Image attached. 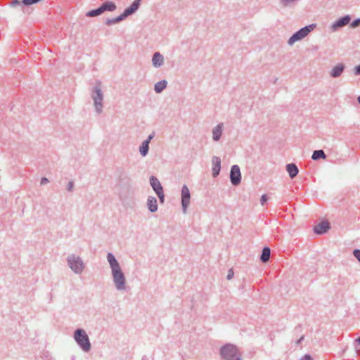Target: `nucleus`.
<instances>
[{
    "instance_id": "27",
    "label": "nucleus",
    "mask_w": 360,
    "mask_h": 360,
    "mask_svg": "<svg viewBox=\"0 0 360 360\" xmlns=\"http://www.w3.org/2000/svg\"><path fill=\"white\" fill-rule=\"evenodd\" d=\"M360 25V18H356L354 20H353L351 24H350V26L352 27V28H355V27H357L358 26Z\"/></svg>"
},
{
    "instance_id": "10",
    "label": "nucleus",
    "mask_w": 360,
    "mask_h": 360,
    "mask_svg": "<svg viewBox=\"0 0 360 360\" xmlns=\"http://www.w3.org/2000/svg\"><path fill=\"white\" fill-rule=\"evenodd\" d=\"M224 129V124L223 122L218 123L212 129V138L215 142L219 141L223 134Z\"/></svg>"
},
{
    "instance_id": "19",
    "label": "nucleus",
    "mask_w": 360,
    "mask_h": 360,
    "mask_svg": "<svg viewBox=\"0 0 360 360\" xmlns=\"http://www.w3.org/2000/svg\"><path fill=\"white\" fill-rule=\"evenodd\" d=\"M286 170L291 179L295 178L298 172L299 169L295 163H290L286 165Z\"/></svg>"
},
{
    "instance_id": "6",
    "label": "nucleus",
    "mask_w": 360,
    "mask_h": 360,
    "mask_svg": "<svg viewBox=\"0 0 360 360\" xmlns=\"http://www.w3.org/2000/svg\"><path fill=\"white\" fill-rule=\"evenodd\" d=\"M316 27V24H311L300 29L289 38L288 40V44L289 46H292L296 41L302 40L306 37Z\"/></svg>"
},
{
    "instance_id": "12",
    "label": "nucleus",
    "mask_w": 360,
    "mask_h": 360,
    "mask_svg": "<svg viewBox=\"0 0 360 360\" xmlns=\"http://www.w3.org/2000/svg\"><path fill=\"white\" fill-rule=\"evenodd\" d=\"M212 176L217 177L221 171V159L219 157H212Z\"/></svg>"
},
{
    "instance_id": "7",
    "label": "nucleus",
    "mask_w": 360,
    "mask_h": 360,
    "mask_svg": "<svg viewBox=\"0 0 360 360\" xmlns=\"http://www.w3.org/2000/svg\"><path fill=\"white\" fill-rule=\"evenodd\" d=\"M181 202L182 212L186 214L191 202V193L186 185H184L181 191Z\"/></svg>"
},
{
    "instance_id": "23",
    "label": "nucleus",
    "mask_w": 360,
    "mask_h": 360,
    "mask_svg": "<svg viewBox=\"0 0 360 360\" xmlns=\"http://www.w3.org/2000/svg\"><path fill=\"white\" fill-rule=\"evenodd\" d=\"M271 254V250L268 247H265L262 250V252L260 257V259L262 262H266L269 261Z\"/></svg>"
},
{
    "instance_id": "28",
    "label": "nucleus",
    "mask_w": 360,
    "mask_h": 360,
    "mask_svg": "<svg viewBox=\"0 0 360 360\" xmlns=\"http://www.w3.org/2000/svg\"><path fill=\"white\" fill-rule=\"evenodd\" d=\"M156 194H157L158 197L159 198L160 202L161 203H164V202H165L164 191L163 192H159V193H158Z\"/></svg>"
},
{
    "instance_id": "17",
    "label": "nucleus",
    "mask_w": 360,
    "mask_h": 360,
    "mask_svg": "<svg viewBox=\"0 0 360 360\" xmlns=\"http://www.w3.org/2000/svg\"><path fill=\"white\" fill-rule=\"evenodd\" d=\"M150 184L155 193L163 192V188L160 181L154 176L150 177Z\"/></svg>"
},
{
    "instance_id": "20",
    "label": "nucleus",
    "mask_w": 360,
    "mask_h": 360,
    "mask_svg": "<svg viewBox=\"0 0 360 360\" xmlns=\"http://www.w3.org/2000/svg\"><path fill=\"white\" fill-rule=\"evenodd\" d=\"M300 0H278L281 8H290L295 6Z\"/></svg>"
},
{
    "instance_id": "38",
    "label": "nucleus",
    "mask_w": 360,
    "mask_h": 360,
    "mask_svg": "<svg viewBox=\"0 0 360 360\" xmlns=\"http://www.w3.org/2000/svg\"><path fill=\"white\" fill-rule=\"evenodd\" d=\"M356 341L358 343H359V344H360V337H359V338H358L356 340Z\"/></svg>"
},
{
    "instance_id": "15",
    "label": "nucleus",
    "mask_w": 360,
    "mask_h": 360,
    "mask_svg": "<svg viewBox=\"0 0 360 360\" xmlns=\"http://www.w3.org/2000/svg\"><path fill=\"white\" fill-rule=\"evenodd\" d=\"M345 69V65L343 63H339L332 68L330 75L333 78L339 77L342 74Z\"/></svg>"
},
{
    "instance_id": "9",
    "label": "nucleus",
    "mask_w": 360,
    "mask_h": 360,
    "mask_svg": "<svg viewBox=\"0 0 360 360\" xmlns=\"http://www.w3.org/2000/svg\"><path fill=\"white\" fill-rule=\"evenodd\" d=\"M351 20V17L349 15H346L332 23L330 28L333 32H335L339 28H341L345 25H347Z\"/></svg>"
},
{
    "instance_id": "31",
    "label": "nucleus",
    "mask_w": 360,
    "mask_h": 360,
    "mask_svg": "<svg viewBox=\"0 0 360 360\" xmlns=\"http://www.w3.org/2000/svg\"><path fill=\"white\" fill-rule=\"evenodd\" d=\"M234 276V272H233V270L232 269H230L229 271H228V274H227V276H226V278L228 280H231L233 278Z\"/></svg>"
},
{
    "instance_id": "8",
    "label": "nucleus",
    "mask_w": 360,
    "mask_h": 360,
    "mask_svg": "<svg viewBox=\"0 0 360 360\" xmlns=\"http://www.w3.org/2000/svg\"><path fill=\"white\" fill-rule=\"evenodd\" d=\"M230 180L233 186H238L241 181V173L238 165H233L230 171Z\"/></svg>"
},
{
    "instance_id": "21",
    "label": "nucleus",
    "mask_w": 360,
    "mask_h": 360,
    "mask_svg": "<svg viewBox=\"0 0 360 360\" xmlns=\"http://www.w3.org/2000/svg\"><path fill=\"white\" fill-rule=\"evenodd\" d=\"M167 82L165 79L161 80L155 84L154 90L156 93H161L165 89H166Z\"/></svg>"
},
{
    "instance_id": "26",
    "label": "nucleus",
    "mask_w": 360,
    "mask_h": 360,
    "mask_svg": "<svg viewBox=\"0 0 360 360\" xmlns=\"http://www.w3.org/2000/svg\"><path fill=\"white\" fill-rule=\"evenodd\" d=\"M102 14L100 7L96 9L91 10L86 13L87 17H95Z\"/></svg>"
},
{
    "instance_id": "25",
    "label": "nucleus",
    "mask_w": 360,
    "mask_h": 360,
    "mask_svg": "<svg viewBox=\"0 0 360 360\" xmlns=\"http://www.w3.org/2000/svg\"><path fill=\"white\" fill-rule=\"evenodd\" d=\"M123 20H124V19L123 18L122 15H120L119 16H117L116 18H108L105 20V24L107 25H110L118 23V22H121Z\"/></svg>"
},
{
    "instance_id": "30",
    "label": "nucleus",
    "mask_w": 360,
    "mask_h": 360,
    "mask_svg": "<svg viewBox=\"0 0 360 360\" xmlns=\"http://www.w3.org/2000/svg\"><path fill=\"white\" fill-rule=\"evenodd\" d=\"M354 256L357 259V260L360 262V250L356 249L353 251Z\"/></svg>"
},
{
    "instance_id": "18",
    "label": "nucleus",
    "mask_w": 360,
    "mask_h": 360,
    "mask_svg": "<svg viewBox=\"0 0 360 360\" xmlns=\"http://www.w3.org/2000/svg\"><path fill=\"white\" fill-rule=\"evenodd\" d=\"M102 13L105 11L112 12L116 10V4L112 1H105L100 6Z\"/></svg>"
},
{
    "instance_id": "1",
    "label": "nucleus",
    "mask_w": 360,
    "mask_h": 360,
    "mask_svg": "<svg viewBox=\"0 0 360 360\" xmlns=\"http://www.w3.org/2000/svg\"><path fill=\"white\" fill-rule=\"evenodd\" d=\"M106 258L111 270L115 288L119 292L126 291L127 289V279L120 263L112 252H108Z\"/></svg>"
},
{
    "instance_id": "2",
    "label": "nucleus",
    "mask_w": 360,
    "mask_h": 360,
    "mask_svg": "<svg viewBox=\"0 0 360 360\" xmlns=\"http://www.w3.org/2000/svg\"><path fill=\"white\" fill-rule=\"evenodd\" d=\"M91 97L95 112L101 115L103 110L104 94L102 90V84L100 81H96L91 90Z\"/></svg>"
},
{
    "instance_id": "24",
    "label": "nucleus",
    "mask_w": 360,
    "mask_h": 360,
    "mask_svg": "<svg viewBox=\"0 0 360 360\" xmlns=\"http://www.w3.org/2000/svg\"><path fill=\"white\" fill-rule=\"evenodd\" d=\"M326 158V155H325V153L323 150H314L313 154H312V156H311V158L312 160H317L320 158H323V159H325Z\"/></svg>"
},
{
    "instance_id": "32",
    "label": "nucleus",
    "mask_w": 360,
    "mask_h": 360,
    "mask_svg": "<svg viewBox=\"0 0 360 360\" xmlns=\"http://www.w3.org/2000/svg\"><path fill=\"white\" fill-rule=\"evenodd\" d=\"M155 132L153 131L151 134L148 135L147 139L144 141H147L148 143H150V141L155 137Z\"/></svg>"
},
{
    "instance_id": "37",
    "label": "nucleus",
    "mask_w": 360,
    "mask_h": 360,
    "mask_svg": "<svg viewBox=\"0 0 360 360\" xmlns=\"http://www.w3.org/2000/svg\"><path fill=\"white\" fill-rule=\"evenodd\" d=\"M20 4L19 0H12L11 6H15Z\"/></svg>"
},
{
    "instance_id": "13",
    "label": "nucleus",
    "mask_w": 360,
    "mask_h": 360,
    "mask_svg": "<svg viewBox=\"0 0 360 360\" xmlns=\"http://www.w3.org/2000/svg\"><path fill=\"white\" fill-rule=\"evenodd\" d=\"M164 56L160 52H155L152 58V64L153 67L159 68L164 64Z\"/></svg>"
},
{
    "instance_id": "33",
    "label": "nucleus",
    "mask_w": 360,
    "mask_h": 360,
    "mask_svg": "<svg viewBox=\"0 0 360 360\" xmlns=\"http://www.w3.org/2000/svg\"><path fill=\"white\" fill-rule=\"evenodd\" d=\"M49 182V179L46 177H42L40 181L41 185H46Z\"/></svg>"
},
{
    "instance_id": "16",
    "label": "nucleus",
    "mask_w": 360,
    "mask_h": 360,
    "mask_svg": "<svg viewBox=\"0 0 360 360\" xmlns=\"http://www.w3.org/2000/svg\"><path fill=\"white\" fill-rule=\"evenodd\" d=\"M329 229H330L329 223L327 221H322L314 226V231L316 234L321 235V234H323V233L327 232V231Z\"/></svg>"
},
{
    "instance_id": "11",
    "label": "nucleus",
    "mask_w": 360,
    "mask_h": 360,
    "mask_svg": "<svg viewBox=\"0 0 360 360\" xmlns=\"http://www.w3.org/2000/svg\"><path fill=\"white\" fill-rule=\"evenodd\" d=\"M141 0H134L130 6L127 8L121 14L124 19L135 13L140 6Z\"/></svg>"
},
{
    "instance_id": "29",
    "label": "nucleus",
    "mask_w": 360,
    "mask_h": 360,
    "mask_svg": "<svg viewBox=\"0 0 360 360\" xmlns=\"http://www.w3.org/2000/svg\"><path fill=\"white\" fill-rule=\"evenodd\" d=\"M268 197L266 194H263L260 199V203L262 205H264V204L267 202Z\"/></svg>"
},
{
    "instance_id": "36",
    "label": "nucleus",
    "mask_w": 360,
    "mask_h": 360,
    "mask_svg": "<svg viewBox=\"0 0 360 360\" xmlns=\"http://www.w3.org/2000/svg\"><path fill=\"white\" fill-rule=\"evenodd\" d=\"M300 360H312L309 354H305Z\"/></svg>"
},
{
    "instance_id": "35",
    "label": "nucleus",
    "mask_w": 360,
    "mask_h": 360,
    "mask_svg": "<svg viewBox=\"0 0 360 360\" xmlns=\"http://www.w3.org/2000/svg\"><path fill=\"white\" fill-rule=\"evenodd\" d=\"M354 74L356 75H360V65L355 67L354 68Z\"/></svg>"
},
{
    "instance_id": "4",
    "label": "nucleus",
    "mask_w": 360,
    "mask_h": 360,
    "mask_svg": "<svg viewBox=\"0 0 360 360\" xmlns=\"http://www.w3.org/2000/svg\"><path fill=\"white\" fill-rule=\"evenodd\" d=\"M219 353L223 360H242L238 349L232 344H226L222 346Z\"/></svg>"
},
{
    "instance_id": "40",
    "label": "nucleus",
    "mask_w": 360,
    "mask_h": 360,
    "mask_svg": "<svg viewBox=\"0 0 360 360\" xmlns=\"http://www.w3.org/2000/svg\"><path fill=\"white\" fill-rule=\"evenodd\" d=\"M358 102L360 103V96L358 97Z\"/></svg>"
},
{
    "instance_id": "5",
    "label": "nucleus",
    "mask_w": 360,
    "mask_h": 360,
    "mask_svg": "<svg viewBox=\"0 0 360 360\" xmlns=\"http://www.w3.org/2000/svg\"><path fill=\"white\" fill-rule=\"evenodd\" d=\"M66 262L68 267L75 274H81L85 269L82 258L75 254H70L66 258Z\"/></svg>"
},
{
    "instance_id": "22",
    "label": "nucleus",
    "mask_w": 360,
    "mask_h": 360,
    "mask_svg": "<svg viewBox=\"0 0 360 360\" xmlns=\"http://www.w3.org/2000/svg\"><path fill=\"white\" fill-rule=\"evenodd\" d=\"M149 150V143L147 141H143L141 145L139 146V153L142 157H146Z\"/></svg>"
},
{
    "instance_id": "34",
    "label": "nucleus",
    "mask_w": 360,
    "mask_h": 360,
    "mask_svg": "<svg viewBox=\"0 0 360 360\" xmlns=\"http://www.w3.org/2000/svg\"><path fill=\"white\" fill-rule=\"evenodd\" d=\"M73 187H74V183H73V181H70V182L68 183V188H67V189H68V191H72V189H73Z\"/></svg>"
},
{
    "instance_id": "3",
    "label": "nucleus",
    "mask_w": 360,
    "mask_h": 360,
    "mask_svg": "<svg viewBox=\"0 0 360 360\" xmlns=\"http://www.w3.org/2000/svg\"><path fill=\"white\" fill-rule=\"evenodd\" d=\"M74 340L84 352L91 350V345L86 332L82 328H78L73 333Z\"/></svg>"
},
{
    "instance_id": "14",
    "label": "nucleus",
    "mask_w": 360,
    "mask_h": 360,
    "mask_svg": "<svg viewBox=\"0 0 360 360\" xmlns=\"http://www.w3.org/2000/svg\"><path fill=\"white\" fill-rule=\"evenodd\" d=\"M146 205L150 212H155L158 211V200L155 197L151 195L148 196L146 201Z\"/></svg>"
},
{
    "instance_id": "39",
    "label": "nucleus",
    "mask_w": 360,
    "mask_h": 360,
    "mask_svg": "<svg viewBox=\"0 0 360 360\" xmlns=\"http://www.w3.org/2000/svg\"><path fill=\"white\" fill-rule=\"evenodd\" d=\"M303 340V337H301V338L297 341V343H300Z\"/></svg>"
}]
</instances>
